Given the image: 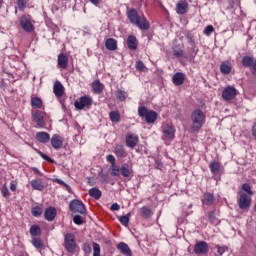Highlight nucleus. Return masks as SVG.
I'll use <instances>...</instances> for the list:
<instances>
[{
  "label": "nucleus",
  "mask_w": 256,
  "mask_h": 256,
  "mask_svg": "<svg viewBox=\"0 0 256 256\" xmlns=\"http://www.w3.org/2000/svg\"><path fill=\"white\" fill-rule=\"evenodd\" d=\"M136 69L140 72L145 71V63H143L141 60L136 61Z\"/></svg>",
  "instance_id": "obj_51"
},
{
  "label": "nucleus",
  "mask_w": 256,
  "mask_h": 256,
  "mask_svg": "<svg viewBox=\"0 0 256 256\" xmlns=\"http://www.w3.org/2000/svg\"><path fill=\"white\" fill-rule=\"evenodd\" d=\"M92 5H95V7H99V3H101V0H89Z\"/></svg>",
  "instance_id": "obj_60"
},
{
  "label": "nucleus",
  "mask_w": 256,
  "mask_h": 256,
  "mask_svg": "<svg viewBox=\"0 0 256 256\" xmlns=\"http://www.w3.org/2000/svg\"><path fill=\"white\" fill-rule=\"evenodd\" d=\"M30 185L32 189H35L36 191H43V189H45V183H43V180L41 179L32 180Z\"/></svg>",
  "instance_id": "obj_30"
},
{
  "label": "nucleus",
  "mask_w": 256,
  "mask_h": 256,
  "mask_svg": "<svg viewBox=\"0 0 256 256\" xmlns=\"http://www.w3.org/2000/svg\"><path fill=\"white\" fill-rule=\"evenodd\" d=\"M173 55H174V57H183V49L174 48Z\"/></svg>",
  "instance_id": "obj_54"
},
{
  "label": "nucleus",
  "mask_w": 256,
  "mask_h": 256,
  "mask_svg": "<svg viewBox=\"0 0 256 256\" xmlns=\"http://www.w3.org/2000/svg\"><path fill=\"white\" fill-rule=\"evenodd\" d=\"M73 222L75 223V225H83V217L79 216V215H75L73 217Z\"/></svg>",
  "instance_id": "obj_52"
},
{
  "label": "nucleus",
  "mask_w": 256,
  "mask_h": 256,
  "mask_svg": "<svg viewBox=\"0 0 256 256\" xmlns=\"http://www.w3.org/2000/svg\"><path fill=\"white\" fill-rule=\"evenodd\" d=\"M20 27L25 31V33H33L35 31V26L31 22V15H22L20 18Z\"/></svg>",
  "instance_id": "obj_8"
},
{
  "label": "nucleus",
  "mask_w": 256,
  "mask_h": 256,
  "mask_svg": "<svg viewBox=\"0 0 256 256\" xmlns=\"http://www.w3.org/2000/svg\"><path fill=\"white\" fill-rule=\"evenodd\" d=\"M231 71H233V66L229 61H222L220 64V72L222 75H230Z\"/></svg>",
  "instance_id": "obj_24"
},
{
  "label": "nucleus",
  "mask_w": 256,
  "mask_h": 256,
  "mask_svg": "<svg viewBox=\"0 0 256 256\" xmlns=\"http://www.w3.org/2000/svg\"><path fill=\"white\" fill-rule=\"evenodd\" d=\"M1 193H2L3 197H5V198H7L11 195V193H9V189L7 187H3L1 189Z\"/></svg>",
  "instance_id": "obj_56"
},
{
  "label": "nucleus",
  "mask_w": 256,
  "mask_h": 256,
  "mask_svg": "<svg viewBox=\"0 0 256 256\" xmlns=\"http://www.w3.org/2000/svg\"><path fill=\"white\" fill-rule=\"evenodd\" d=\"M10 189H11L12 191H17V182H16V181H12V182L10 183Z\"/></svg>",
  "instance_id": "obj_59"
},
{
  "label": "nucleus",
  "mask_w": 256,
  "mask_h": 256,
  "mask_svg": "<svg viewBox=\"0 0 256 256\" xmlns=\"http://www.w3.org/2000/svg\"><path fill=\"white\" fill-rule=\"evenodd\" d=\"M69 65V57L65 53H60L58 55V67L60 69H65Z\"/></svg>",
  "instance_id": "obj_26"
},
{
  "label": "nucleus",
  "mask_w": 256,
  "mask_h": 256,
  "mask_svg": "<svg viewBox=\"0 0 256 256\" xmlns=\"http://www.w3.org/2000/svg\"><path fill=\"white\" fill-rule=\"evenodd\" d=\"M3 3H4V1L0 0V9H1V7H3Z\"/></svg>",
  "instance_id": "obj_63"
},
{
  "label": "nucleus",
  "mask_w": 256,
  "mask_h": 256,
  "mask_svg": "<svg viewBox=\"0 0 256 256\" xmlns=\"http://www.w3.org/2000/svg\"><path fill=\"white\" fill-rule=\"evenodd\" d=\"M208 219L212 225H219V219L215 215V210L208 212Z\"/></svg>",
  "instance_id": "obj_39"
},
{
  "label": "nucleus",
  "mask_w": 256,
  "mask_h": 256,
  "mask_svg": "<svg viewBox=\"0 0 256 256\" xmlns=\"http://www.w3.org/2000/svg\"><path fill=\"white\" fill-rule=\"evenodd\" d=\"M127 18L132 25H135L136 27H138V29H141V31H149V28L151 27L149 21L145 17V14H140L135 8L127 11Z\"/></svg>",
  "instance_id": "obj_1"
},
{
  "label": "nucleus",
  "mask_w": 256,
  "mask_h": 256,
  "mask_svg": "<svg viewBox=\"0 0 256 256\" xmlns=\"http://www.w3.org/2000/svg\"><path fill=\"white\" fill-rule=\"evenodd\" d=\"M51 146L53 147V149H55L56 151H59V149H63V137H61V135L59 134H54L51 138Z\"/></svg>",
  "instance_id": "obj_12"
},
{
  "label": "nucleus",
  "mask_w": 256,
  "mask_h": 256,
  "mask_svg": "<svg viewBox=\"0 0 256 256\" xmlns=\"http://www.w3.org/2000/svg\"><path fill=\"white\" fill-rule=\"evenodd\" d=\"M82 249L84 251V253H86L87 255H89L91 253V251H93V249L91 248V243L86 242L83 244Z\"/></svg>",
  "instance_id": "obj_49"
},
{
  "label": "nucleus",
  "mask_w": 256,
  "mask_h": 256,
  "mask_svg": "<svg viewBox=\"0 0 256 256\" xmlns=\"http://www.w3.org/2000/svg\"><path fill=\"white\" fill-rule=\"evenodd\" d=\"M115 96H116V99H118V101L123 102V101H125V99H127L128 94H127L126 91H123V90H121V89H118V90H116V92H115Z\"/></svg>",
  "instance_id": "obj_36"
},
{
  "label": "nucleus",
  "mask_w": 256,
  "mask_h": 256,
  "mask_svg": "<svg viewBox=\"0 0 256 256\" xmlns=\"http://www.w3.org/2000/svg\"><path fill=\"white\" fill-rule=\"evenodd\" d=\"M242 65L246 69H250L252 75L256 77V59L252 56H244L242 58Z\"/></svg>",
  "instance_id": "obj_9"
},
{
  "label": "nucleus",
  "mask_w": 256,
  "mask_h": 256,
  "mask_svg": "<svg viewBox=\"0 0 256 256\" xmlns=\"http://www.w3.org/2000/svg\"><path fill=\"white\" fill-rule=\"evenodd\" d=\"M34 151H36V153H38V155H40V157L44 159V161H48V163H53V159L41 152V150L34 148Z\"/></svg>",
  "instance_id": "obj_44"
},
{
  "label": "nucleus",
  "mask_w": 256,
  "mask_h": 256,
  "mask_svg": "<svg viewBox=\"0 0 256 256\" xmlns=\"http://www.w3.org/2000/svg\"><path fill=\"white\" fill-rule=\"evenodd\" d=\"M120 175L125 178L133 177V168H129V164H123L120 167Z\"/></svg>",
  "instance_id": "obj_27"
},
{
  "label": "nucleus",
  "mask_w": 256,
  "mask_h": 256,
  "mask_svg": "<svg viewBox=\"0 0 256 256\" xmlns=\"http://www.w3.org/2000/svg\"><path fill=\"white\" fill-rule=\"evenodd\" d=\"M93 105V98L89 95L81 96L78 100L75 101L74 107L78 109L79 111H83V109H91V106Z\"/></svg>",
  "instance_id": "obj_5"
},
{
  "label": "nucleus",
  "mask_w": 256,
  "mask_h": 256,
  "mask_svg": "<svg viewBox=\"0 0 256 256\" xmlns=\"http://www.w3.org/2000/svg\"><path fill=\"white\" fill-rule=\"evenodd\" d=\"M55 217H57V209L55 207H48L44 212V218L46 221H55Z\"/></svg>",
  "instance_id": "obj_20"
},
{
  "label": "nucleus",
  "mask_w": 256,
  "mask_h": 256,
  "mask_svg": "<svg viewBox=\"0 0 256 256\" xmlns=\"http://www.w3.org/2000/svg\"><path fill=\"white\" fill-rule=\"evenodd\" d=\"M31 107L32 109H41L43 107V100L41 98L35 96L31 98Z\"/></svg>",
  "instance_id": "obj_33"
},
{
  "label": "nucleus",
  "mask_w": 256,
  "mask_h": 256,
  "mask_svg": "<svg viewBox=\"0 0 256 256\" xmlns=\"http://www.w3.org/2000/svg\"><path fill=\"white\" fill-rule=\"evenodd\" d=\"M88 194L90 195V197H92L93 199H96V200H99V198L103 195L101 190H99V188H97V187L91 188L88 191Z\"/></svg>",
  "instance_id": "obj_34"
},
{
  "label": "nucleus",
  "mask_w": 256,
  "mask_h": 256,
  "mask_svg": "<svg viewBox=\"0 0 256 256\" xmlns=\"http://www.w3.org/2000/svg\"><path fill=\"white\" fill-rule=\"evenodd\" d=\"M32 171H33L36 175H41V171H39V169H37V168H33Z\"/></svg>",
  "instance_id": "obj_62"
},
{
  "label": "nucleus",
  "mask_w": 256,
  "mask_h": 256,
  "mask_svg": "<svg viewBox=\"0 0 256 256\" xmlns=\"http://www.w3.org/2000/svg\"><path fill=\"white\" fill-rule=\"evenodd\" d=\"M17 5L20 11H25V8L27 7V0H17Z\"/></svg>",
  "instance_id": "obj_50"
},
{
  "label": "nucleus",
  "mask_w": 256,
  "mask_h": 256,
  "mask_svg": "<svg viewBox=\"0 0 256 256\" xmlns=\"http://www.w3.org/2000/svg\"><path fill=\"white\" fill-rule=\"evenodd\" d=\"M105 47L108 51H117V40L115 38L106 39Z\"/></svg>",
  "instance_id": "obj_32"
},
{
  "label": "nucleus",
  "mask_w": 256,
  "mask_h": 256,
  "mask_svg": "<svg viewBox=\"0 0 256 256\" xmlns=\"http://www.w3.org/2000/svg\"><path fill=\"white\" fill-rule=\"evenodd\" d=\"M30 235L32 237H39L41 235V227L39 225H32L30 227Z\"/></svg>",
  "instance_id": "obj_37"
},
{
  "label": "nucleus",
  "mask_w": 256,
  "mask_h": 256,
  "mask_svg": "<svg viewBox=\"0 0 256 256\" xmlns=\"http://www.w3.org/2000/svg\"><path fill=\"white\" fill-rule=\"evenodd\" d=\"M251 135L253 137V140L256 141V122L251 127Z\"/></svg>",
  "instance_id": "obj_57"
},
{
  "label": "nucleus",
  "mask_w": 256,
  "mask_h": 256,
  "mask_svg": "<svg viewBox=\"0 0 256 256\" xmlns=\"http://www.w3.org/2000/svg\"><path fill=\"white\" fill-rule=\"evenodd\" d=\"M213 31H215V28L213 27V25H208L204 29V35L209 36V35H211V33H213Z\"/></svg>",
  "instance_id": "obj_53"
},
{
  "label": "nucleus",
  "mask_w": 256,
  "mask_h": 256,
  "mask_svg": "<svg viewBox=\"0 0 256 256\" xmlns=\"http://www.w3.org/2000/svg\"><path fill=\"white\" fill-rule=\"evenodd\" d=\"M64 249L67 253H71L72 255L77 250V238L73 233H66L64 235Z\"/></svg>",
  "instance_id": "obj_4"
},
{
  "label": "nucleus",
  "mask_w": 256,
  "mask_h": 256,
  "mask_svg": "<svg viewBox=\"0 0 256 256\" xmlns=\"http://www.w3.org/2000/svg\"><path fill=\"white\" fill-rule=\"evenodd\" d=\"M156 168L157 169H161V167H163V164H161L158 160H156Z\"/></svg>",
  "instance_id": "obj_61"
},
{
  "label": "nucleus",
  "mask_w": 256,
  "mask_h": 256,
  "mask_svg": "<svg viewBox=\"0 0 256 256\" xmlns=\"http://www.w3.org/2000/svg\"><path fill=\"white\" fill-rule=\"evenodd\" d=\"M120 173H121V168H119L117 164H112L110 166V175H112V177H119Z\"/></svg>",
  "instance_id": "obj_38"
},
{
  "label": "nucleus",
  "mask_w": 256,
  "mask_h": 256,
  "mask_svg": "<svg viewBox=\"0 0 256 256\" xmlns=\"http://www.w3.org/2000/svg\"><path fill=\"white\" fill-rule=\"evenodd\" d=\"M110 209L111 211H119V209H121V206L118 203H113Z\"/></svg>",
  "instance_id": "obj_58"
},
{
  "label": "nucleus",
  "mask_w": 256,
  "mask_h": 256,
  "mask_svg": "<svg viewBox=\"0 0 256 256\" xmlns=\"http://www.w3.org/2000/svg\"><path fill=\"white\" fill-rule=\"evenodd\" d=\"M114 153L116 157L120 159H124L125 157H127V150H125V147L121 144H116V146L114 147Z\"/></svg>",
  "instance_id": "obj_25"
},
{
  "label": "nucleus",
  "mask_w": 256,
  "mask_h": 256,
  "mask_svg": "<svg viewBox=\"0 0 256 256\" xmlns=\"http://www.w3.org/2000/svg\"><path fill=\"white\" fill-rule=\"evenodd\" d=\"M31 214L33 217H41L43 215V207L41 206H35L31 209Z\"/></svg>",
  "instance_id": "obj_41"
},
{
  "label": "nucleus",
  "mask_w": 256,
  "mask_h": 256,
  "mask_svg": "<svg viewBox=\"0 0 256 256\" xmlns=\"http://www.w3.org/2000/svg\"><path fill=\"white\" fill-rule=\"evenodd\" d=\"M69 209L72 213H80V215H85L87 213V208H85V204L83 201L74 199L69 203Z\"/></svg>",
  "instance_id": "obj_7"
},
{
  "label": "nucleus",
  "mask_w": 256,
  "mask_h": 256,
  "mask_svg": "<svg viewBox=\"0 0 256 256\" xmlns=\"http://www.w3.org/2000/svg\"><path fill=\"white\" fill-rule=\"evenodd\" d=\"M140 213L141 215L145 218V219H149V217H151L152 213H151V209L147 206H143L140 209Z\"/></svg>",
  "instance_id": "obj_42"
},
{
  "label": "nucleus",
  "mask_w": 256,
  "mask_h": 256,
  "mask_svg": "<svg viewBox=\"0 0 256 256\" xmlns=\"http://www.w3.org/2000/svg\"><path fill=\"white\" fill-rule=\"evenodd\" d=\"M130 219H131V213H127L126 215L119 217V221L121 225H123L124 227H129Z\"/></svg>",
  "instance_id": "obj_40"
},
{
  "label": "nucleus",
  "mask_w": 256,
  "mask_h": 256,
  "mask_svg": "<svg viewBox=\"0 0 256 256\" xmlns=\"http://www.w3.org/2000/svg\"><path fill=\"white\" fill-rule=\"evenodd\" d=\"M186 39L191 47H195V36L193 35V33L188 32L186 35Z\"/></svg>",
  "instance_id": "obj_46"
},
{
  "label": "nucleus",
  "mask_w": 256,
  "mask_h": 256,
  "mask_svg": "<svg viewBox=\"0 0 256 256\" xmlns=\"http://www.w3.org/2000/svg\"><path fill=\"white\" fill-rule=\"evenodd\" d=\"M93 256H101V245L97 242L93 243Z\"/></svg>",
  "instance_id": "obj_45"
},
{
  "label": "nucleus",
  "mask_w": 256,
  "mask_h": 256,
  "mask_svg": "<svg viewBox=\"0 0 256 256\" xmlns=\"http://www.w3.org/2000/svg\"><path fill=\"white\" fill-rule=\"evenodd\" d=\"M242 191H244V193L246 195H253V190L251 189V184L249 183H244L242 184V187H241Z\"/></svg>",
  "instance_id": "obj_43"
},
{
  "label": "nucleus",
  "mask_w": 256,
  "mask_h": 256,
  "mask_svg": "<svg viewBox=\"0 0 256 256\" xmlns=\"http://www.w3.org/2000/svg\"><path fill=\"white\" fill-rule=\"evenodd\" d=\"M201 201L203 205H207L208 207H211V205L215 203V195L211 192H205L203 194Z\"/></svg>",
  "instance_id": "obj_18"
},
{
  "label": "nucleus",
  "mask_w": 256,
  "mask_h": 256,
  "mask_svg": "<svg viewBox=\"0 0 256 256\" xmlns=\"http://www.w3.org/2000/svg\"><path fill=\"white\" fill-rule=\"evenodd\" d=\"M54 183H58V185H63V187H65L67 189V191L69 193H71V186H69V184L65 183V181H63L59 178H56V179H54Z\"/></svg>",
  "instance_id": "obj_47"
},
{
  "label": "nucleus",
  "mask_w": 256,
  "mask_h": 256,
  "mask_svg": "<svg viewBox=\"0 0 256 256\" xmlns=\"http://www.w3.org/2000/svg\"><path fill=\"white\" fill-rule=\"evenodd\" d=\"M32 119L36 123V125H38V127H40L41 129L45 127V118L43 117V112H32Z\"/></svg>",
  "instance_id": "obj_15"
},
{
  "label": "nucleus",
  "mask_w": 256,
  "mask_h": 256,
  "mask_svg": "<svg viewBox=\"0 0 256 256\" xmlns=\"http://www.w3.org/2000/svg\"><path fill=\"white\" fill-rule=\"evenodd\" d=\"M191 121H192L191 130L194 132H199L201 131V128L203 127V125H205V121H207V117L205 116V113L201 111V109H196L191 113Z\"/></svg>",
  "instance_id": "obj_2"
},
{
  "label": "nucleus",
  "mask_w": 256,
  "mask_h": 256,
  "mask_svg": "<svg viewBox=\"0 0 256 256\" xmlns=\"http://www.w3.org/2000/svg\"><path fill=\"white\" fill-rule=\"evenodd\" d=\"M117 249L118 251H120L122 253V255L124 256H132L133 252L131 251V248L129 247V245H127V243L125 242H120L117 245Z\"/></svg>",
  "instance_id": "obj_22"
},
{
  "label": "nucleus",
  "mask_w": 256,
  "mask_h": 256,
  "mask_svg": "<svg viewBox=\"0 0 256 256\" xmlns=\"http://www.w3.org/2000/svg\"><path fill=\"white\" fill-rule=\"evenodd\" d=\"M189 11V3L187 0H181L176 4V12L178 15H185Z\"/></svg>",
  "instance_id": "obj_16"
},
{
  "label": "nucleus",
  "mask_w": 256,
  "mask_h": 256,
  "mask_svg": "<svg viewBox=\"0 0 256 256\" xmlns=\"http://www.w3.org/2000/svg\"><path fill=\"white\" fill-rule=\"evenodd\" d=\"M92 89L96 95H101V93H103V89H105V86L103 83H101V81L95 80L92 82Z\"/></svg>",
  "instance_id": "obj_29"
},
{
  "label": "nucleus",
  "mask_w": 256,
  "mask_h": 256,
  "mask_svg": "<svg viewBox=\"0 0 256 256\" xmlns=\"http://www.w3.org/2000/svg\"><path fill=\"white\" fill-rule=\"evenodd\" d=\"M109 117L112 123H119V121H121V113H119V111H111Z\"/></svg>",
  "instance_id": "obj_35"
},
{
  "label": "nucleus",
  "mask_w": 256,
  "mask_h": 256,
  "mask_svg": "<svg viewBox=\"0 0 256 256\" xmlns=\"http://www.w3.org/2000/svg\"><path fill=\"white\" fill-rule=\"evenodd\" d=\"M36 140L38 143L46 144L51 141V135L47 132H37L35 136Z\"/></svg>",
  "instance_id": "obj_23"
},
{
  "label": "nucleus",
  "mask_w": 256,
  "mask_h": 256,
  "mask_svg": "<svg viewBox=\"0 0 256 256\" xmlns=\"http://www.w3.org/2000/svg\"><path fill=\"white\" fill-rule=\"evenodd\" d=\"M237 97V89L233 86L226 87L222 92V98L224 101H231Z\"/></svg>",
  "instance_id": "obj_11"
},
{
  "label": "nucleus",
  "mask_w": 256,
  "mask_h": 256,
  "mask_svg": "<svg viewBox=\"0 0 256 256\" xmlns=\"http://www.w3.org/2000/svg\"><path fill=\"white\" fill-rule=\"evenodd\" d=\"M53 93H54L55 97H57L58 99H61V97H63V95H65V87H63V84H61V82L56 81L54 83Z\"/></svg>",
  "instance_id": "obj_17"
},
{
  "label": "nucleus",
  "mask_w": 256,
  "mask_h": 256,
  "mask_svg": "<svg viewBox=\"0 0 256 256\" xmlns=\"http://www.w3.org/2000/svg\"><path fill=\"white\" fill-rule=\"evenodd\" d=\"M163 136L165 137V139H169L172 141V139H175V128L167 124L163 129Z\"/></svg>",
  "instance_id": "obj_19"
},
{
  "label": "nucleus",
  "mask_w": 256,
  "mask_h": 256,
  "mask_svg": "<svg viewBox=\"0 0 256 256\" xmlns=\"http://www.w3.org/2000/svg\"><path fill=\"white\" fill-rule=\"evenodd\" d=\"M252 199L251 195L245 194V192H239L238 206L242 211H247L251 207Z\"/></svg>",
  "instance_id": "obj_6"
},
{
  "label": "nucleus",
  "mask_w": 256,
  "mask_h": 256,
  "mask_svg": "<svg viewBox=\"0 0 256 256\" xmlns=\"http://www.w3.org/2000/svg\"><path fill=\"white\" fill-rule=\"evenodd\" d=\"M31 243L38 251H43V249H45V244L41 238L33 237Z\"/></svg>",
  "instance_id": "obj_31"
},
{
  "label": "nucleus",
  "mask_w": 256,
  "mask_h": 256,
  "mask_svg": "<svg viewBox=\"0 0 256 256\" xmlns=\"http://www.w3.org/2000/svg\"><path fill=\"white\" fill-rule=\"evenodd\" d=\"M196 255H207L209 253V244L205 241H198L194 246Z\"/></svg>",
  "instance_id": "obj_10"
},
{
  "label": "nucleus",
  "mask_w": 256,
  "mask_h": 256,
  "mask_svg": "<svg viewBox=\"0 0 256 256\" xmlns=\"http://www.w3.org/2000/svg\"><path fill=\"white\" fill-rule=\"evenodd\" d=\"M172 82L176 87H179L185 83V75L183 72H176L172 77Z\"/></svg>",
  "instance_id": "obj_21"
},
{
  "label": "nucleus",
  "mask_w": 256,
  "mask_h": 256,
  "mask_svg": "<svg viewBox=\"0 0 256 256\" xmlns=\"http://www.w3.org/2000/svg\"><path fill=\"white\" fill-rule=\"evenodd\" d=\"M215 247L217 249V255L216 256H222L223 253H225V251H229V248L227 246L216 245Z\"/></svg>",
  "instance_id": "obj_48"
},
{
  "label": "nucleus",
  "mask_w": 256,
  "mask_h": 256,
  "mask_svg": "<svg viewBox=\"0 0 256 256\" xmlns=\"http://www.w3.org/2000/svg\"><path fill=\"white\" fill-rule=\"evenodd\" d=\"M126 45L130 51H137L139 40H137L135 35H129L126 40Z\"/></svg>",
  "instance_id": "obj_14"
},
{
  "label": "nucleus",
  "mask_w": 256,
  "mask_h": 256,
  "mask_svg": "<svg viewBox=\"0 0 256 256\" xmlns=\"http://www.w3.org/2000/svg\"><path fill=\"white\" fill-rule=\"evenodd\" d=\"M106 161H108V163H110L111 165H116L115 156H113V154L107 155L106 156Z\"/></svg>",
  "instance_id": "obj_55"
},
{
  "label": "nucleus",
  "mask_w": 256,
  "mask_h": 256,
  "mask_svg": "<svg viewBox=\"0 0 256 256\" xmlns=\"http://www.w3.org/2000/svg\"><path fill=\"white\" fill-rule=\"evenodd\" d=\"M138 143H139V136H137V134L128 133L126 135L127 147H129L130 149H135V147H137Z\"/></svg>",
  "instance_id": "obj_13"
},
{
  "label": "nucleus",
  "mask_w": 256,
  "mask_h": 256,
  "mask_svg": "<svg viewBox=\"0 0 256 256\" xmlns=\"http://www.w3.org/2000/svg\"><path fill=\"white\" fill-rule=\"evenodd\" d=\"M209 169H210L212 175H219V173H221V162L212 161L209 164Z\"/></svg>",
  "instance_id": "obj_28"
},
{
  "label": "nucleus",
  "mask_w": 256,
  "mask_h": 256,
  "mask_svg": "<svg viewBox=\"0 0 256 256\" xmlns=\"http://www.w3.org/2000/svg\"><path fill=\"white\" fill-rule=\"evenodd\" d=\"M138 116L144 119L148 125H151L157 121L159 114L155 110H149L145 106L138 107Z\"/></svg>",
  "instance_id": "obj_3"
}]
</instances>
